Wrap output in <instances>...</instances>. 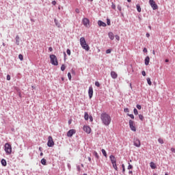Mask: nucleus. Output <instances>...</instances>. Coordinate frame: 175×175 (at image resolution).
<instances>
[{"mask_svg":"<svg viewBox=\"0 0 175 175\" xmlns=\"http://www.w3.org/2000/svg\"><path fill=\"white\" fill-rule=\"evenodd\" d=\"M100 120L103 125H105V126H109V125H110L111 123V117L107 113H101Z\"/></svg>","mask_w":175,"mask_h":175,"instance_id":"obj_1","label":"nucleus"},{"mask_svg":"<svg viewBox=\"0 0 175 175\" xmlns=\"http://www.w3.org/2000/svg\"><path fill=\"white\" fill-rule=\"evenodd\" d=\"M80 44L83 50H85V51H90V46H88V44L85 41V38L84 37L80 38Z\"/></svg>","mask_w":175,"mask_h":175,"instance_id":"obj_2","label":"nucleus"},{"mask_svg":"<svg viewBox=\"0 0 175 175\" xmlns=\"http://www.w3.org/2000/svg\"><path fill=\"white\" fill-rule=\"evenodd\" d=\"M109 159L112 163V166L115 170H118V167H117V159H116V157L114 155L111 154L109 156Z\"/></svg>","mask_w":175,"mask_h":175,"instance_id":"obj_3","label":"nucleus"},{"mask_svg":"<svg viewBox=\"0 0 175 175\" xmlns=\"http://www.w3.org/2000/svg\"><path fill=\"white\" fill-rule=\"evenodd\" d=\"M4 151H5L8 155L12 154V145L9 143H6L4 146Z\"/></svg>","mask_w":175,"mask_h":175,"instance_id":"obj_4","label":"nucleus"},{"mask_svg":"<svg viewBox=\"0 0 175 175\" xmlns=\"http://www.w3.org/2000/svg\"><path fill=\"white\" fill-rule=\"evenodd\" d=\"M50 59L51 64H52L55 66H57L58 59H57V56H55V55H50Z\"/></svg>","mask_w":175,"mask_h":175,"instance_id":"obj_5","label":"nucleus"},{"mask_svg":"<svg viewBox=\"0 0 175 175\" xmlns=\"http://www.w3.org/2000/svg\"><path fill=\"white\" fill-rule=\"evenodd\" d=\"M83 25L86 28H90L91 27V25H90V19L87 18H83L82 20Z\"/></svg>","mask_w":175,"mask_h":175,"instance_id":"obj_6","label":"nucleus"},{"mask_svg":"<svg viewBox=\"0 0 175 175\" xmlns=\"http://www.w3.org/2000/svg\"><path fill=\"white\" fill-rule=\"evenodd\" d=\"M149 5L153 10H157V9H158V5L156 4L155 1L154 0H149Z\"/></svg>","mask_w":175,"mask_h":175,"instance_id":"obj_7","label":"nucleus"},{"mask_svg":"<svg viewBox=\"0 0 175 175\" xmlns=\"http://www.w3.org/2000/svg\"><path fill=\"white\" fill-rule=\"evenodd\" d=\"M47 146H48V147H53L54 146V140L53 139V137L49 136Z\"/></svg>","mask_w":175,"mask_h":175,"instance_id":"obj_8","label":"nucleus"},{"mask_svg":"<svg viewBox=\"0 0 175 175\" xmlns=\"http://www.w3.org/2000/svg\"><path fill=\"white\" fill-rule=\"evenodd\" d=\"M129 127L133 131V132H136V126H135V122L130 120L129 122Z\"/></svg>","mask_w":175,"mask_h":175,"instance_id":"obj_9","label":"nucleus"},{"mask_svg":"<svg viewBox=\"0 0 175 175\" xmlns=\"http://www.w3.org/2000/svg\"><path fill=\"white\" fill-rule=\"evenodd\" d=\"M133 144L135 147H137L138 148L140 147V146H142L140 140L138 138H134Z\"/></svg>","mask_w":175,"mask_h":175,"instance_id":"obj_10","label":"nucleus"},{"mask_svg":"<svg viewBox=\"0 0 175 175\" xmlns=\"http://www.w3.org/2000/svg\"><path fill=\"white\" fill-rule=\"evenodd\" d=\"M88 95H89L90 99H91L94 95V88H92V86L89 87Z\"/></svg>","mask_w":175,"mask_h":175,"instance_id":"obj_11","label":"nucleus"},{"mask_svg":"<svg viewBox=\"0 0 175 175\" xmlns=\"http://www.w3.org/2000/svg\"><path fill=\"white\" fill-rule=\"evenodd\" d=\"M76 133V130L75 129H70L67 132V137H72L73 135Z\"/></svg>","mask_w":175,"mask_h":175,"instance_id":"obj_12","label":"nucleus"},{"mask_svg":"<svg viewBox=\"0 0 175 175\" xmlns=\"http://www.w3.org/2000/svg\"><path fill=\"white\" fill-rule=\"evenodd\" d=\"M83 131L86 132V133H91V127L90 126H83Z\"/></svg>","mask_w":175,"mask_h":175,"instance_id":"obj_13","label":"nucleus"},{"mask_svg":"<svg viewBox=\"0 0 175 175\" xmlns=\"http://www.w3.org/2000/svg\"><path fill=\"white\" fill-rule=\"evenodd\" d=\"M98 27H106V23L102 21H98Z\"/></svg>","mask_w":175,"mask_h":175,"instance_id":"obj_14","label":"nucleus"},{"mask_svg":"<svg viewBox=\"0 0 175 175\" xmlns=\"http://www.w3.org/2000/svg\"><path fill=\"white\" fill-rule=\"evenodd\" d=\"M111 77H112V79H117V77H118V75H117V73L116 72L111 71Z\"/></svg>","mask_w":175,"mask_h":175,"instance_id":"obj_15","label":"nucleus"},{"mask_svg":"<svg viewBox=\"0 0 175 175\" xmlns=\"http://www.w3.org/2000/svg\"><path fill=\"white\" fill-rule=\"evenodd\" d=\"M15 40H16V45L20 46V36H18V35L16 36Z\"/></svg>","mask_w":175,"mask_h":175,"instance_id":"obj_16","label":"nucleus"},{"mask_svg":"<svg viewBox=\"0 0 175 175\" xmlns=\"http://www.w3.org/2000/svg\"><path fill=\"white\" fill-rule=\"evenodd\" d=\"M144 62H145V65L146 66H148L149 64H150V57L146 56V58H145Z\"/></svg>","mask_w":175,"mask_h":175,"instance_id":"obj_17","label":"nucleus"},{"mask_svg":"<svg viewBox=\"0 0 175 175\" xmlns=\"http://www.w3.org/2000/svg\"><path fill=\"white\" fill-rule=\"evenodd\" d=\"M54 23H55L56 27H57V28H61V23H59V22H58V20H57V18L54 19Z\"/></svg>","mask_w":175,"mask_h":175,"instance_id":"obj_18","label":"nucleus"},{"mask_svg":"<svg viewBox=\"0 0 175 175\" xmlns=\"http://www.w3.org/2000/svg\"><path fill=\"white\" fill-rule=\"evenodd\" d=\"M108 36L111 40H114V34L113 32L108 33Z\"/></svg>","mask_w":175,"mask_h":175,"instance_id":"obj_19","label":"nucleus"},{"mask_svg":"<svg viewBox=\"0 0 175 175\" xmlns=\"http://www.w3.org/2000/svg\"><path fill=\"white\" fill-rule=\"evenodd\" d=\"M1 163L2 166H6V165H8V163L6 162V160L4 159H1Z\"/></svg>","mask_w":175,"mask_h":175,"instance_id":"obj_20","label":"nucleus"},{"mask_svg":"<svg viewBox=\"0 0 175 175\" xmlns=\"http://www.w3.org/2000/svg\"><path fill=\"white\" fill-rule=\"evenodd\" d=\"M93 155L95 157L96 159H99V154H98V152L96 151H94L93 152Z\"/></svg>","mask_w":175,"mask_h":175,"instance_id":"obj_21","label":"nucleus"},{"mask_svg":"<svg viewBox=\"0 0 175 175\" xmlns=\"http://www.w3.org/2000/svg\"><path fill=\"white\" fill-rule=\"evenodd\" d=\"M150 166L151 169H156L157 168V166H155V163H154V162H150Z\"/></svg>","mask_w":175,"mask_h":175,"instance_id":"obj_22","label":"nucleus"},{"mask_svg":"<svg viewBox=\"0 0 175 175\" xmlns=\"http://www.w3.org/2000/svg\"><path fill=\"white\" fill-rule=\"evenodd\" d=\"M102 154L105 157V158H107V153L106 152V150L105 149L101 150Z\"/></svg>","mask_w":175,"mask_h":175,"instance_id":"obj_23","label":"nucleus"},{"mask_svg":"<svg viewBox=\"0 0 175 175\" xmlns=\"http://www.w3.org/2000/svg\"><path fill=\"white\" fill-rule=\"evenodd\" d=\"M84 118H85V121H88L89 115H88V112H85Z\"/></svg>","mask_w":175,"mask_h":175,"instance_id":"obj_24","label":"nucleus"},{"mask_svg":"<svg viewBox=\"0 0 175 175\" xmlns=\"http://www.w3.org/2000/svg\"><path fill=\"white\" fill-rule=\"evenodd\" d=\"M136 8H137V10L139 13H140V12H142V8L140 7V5L137 4L136 5Z\"/></svg>","mask_w":175,"mask_h":175,"instance_id":"obj_25","label":"nucleus"},{"mask_svg":"<svg viewBox=\"0 0 175 175\" xmlns=\"http://www.w3.org/2000/svg\"><path fill=\"white\" fill-rule=\"evenodd\" d=\"M147 83L148 84V85H152V83L151 82V79L150 78H147Z\"/></svg>","mask_w":175,"mask_h":175,"instance_id":"obj_26","label":"nucleus"},{"mask_svg":"<svg viewBox=\"0 0 175 175\" xmlns=\"http://www.w3.org/2000/svg\"><path fill=\"white\" fill-rule=\"evenodd\" d=\"M46 159H42L41 160V163H42V165H46Z\"/></svg>","mask_w":175,"mask_h":175,"instance_id":"obj_27","label":"nucleus"},{"mask_svg":"<svg viewBox=\"0 0 175 175\" xmlns=\"http://www.w3.org/2000/svg\"><path fill=\"white\" fill-rule=\"evenodd\" d=\"M133 113L135 116H137V114H139V111H137V109H136V108L133 109Z\"/></svg>","mask_w":175,"mask_h":175,"instance_id":"obj_28","label":"nucleus"},{"mask_svg":"<svg viewBox=\"0 0 175 175\" xmlns=\"http://www.w3.org/2000/svg\"><path fill=\"white\" fill-rule=\"evenodd\" d=\"M127 169L128 170H131V169H133V165H131V163H129V166Z\"/></svg>","mask_w":175,"mask_h":175,"instance_id":"obj_29","label":"nucleus"},{"mask_svg":"<svg viewBox=\"0 0 175 175\" xmlns=\"http://www.w3.org/2000/svg\"><path fill=\"white\" fill-rule=\"evenodd\" d=\"M158 142L159 143H160V144H163V139H162V138H159L158 139Z\"/></svg>","mask_w":175,"mask_h":175,"instance_id":"obj_30","label":"nucleus"},{"mask_svg":"<svg viewBox=\"0 0 175 175\" xmlns=\"http://www.w3.org/2000/svg\"><path fill=\"white\" fill-rule=\"evenodd\" d=\"M139 120H141V121H143V120H144V116L142 114H139Z\"/></svg>","mask_w":175,"mask_h":175,"instance_id":"obj_31","label":"nucleus"},{"mask_svg":"<svg viewBox=\"0 0 175 175\" xmlns=\"http://www.w3.org/2000/svg\"><path fill=\"white\" fill-rule=\"evenodd\" d=\"M66 67H65V64H62L61 66V71L64 72V70H65Z\"/></svg>","mask_w":175,"mask_h":175,"instance_id":"obj_32","label":"nucleus"},{"mask_svg":"<svg viewBox=\"0 0 175 175\" xmlns=\"http://www.w3.org/2000/svg\"><path fill=\"white\" fill-rule=\"evenodd\" d=\"M18 58L21 61H23V59H24V57L23 56V55L20 54L18 55Z\"/></svg>","mask_w":175,"mask_h":175,"instance_id":"obj_33","label":"nucleus"},{"mask_svg":"<svg viewBox=\"0 0 175 175\" xmlns=\"http://www.w3.org/2000/svg\"><path fill=\"white\" fill-rule=\"evenodd\" d=\"M127 116L129 117H131L132 118V120H133L135 118V116H133V114H129V113H127Z\"/></svg>","mask_w":175,"mask_h":175,"instance_id":"obj_34","label":"nucleus"},{"mask_svg":"<svg viewBox=\"0 0 175 175\" xmlns=\"http://www.w3.org/2000/svg\"><path fill=\"white\" fill-rule=\"evenodd\" d=\"M95 85H96V87H100V83H99L98 81H96L95 82Z\"/></svg>","mask_w":175,"mask_h":175,"instance_id":"obj_35","label":"nucleus"},{"mask_svg":"<svg viewBox=\"0 0 175 175\" xmlns=\"http://www.w3.org/2000/svg\"><path fill=\"white\" fill-rule=\"evenodd\" d=\"M68 77L69 80H72V75H70V72L68 73Z\"/></svg>","mask_w":175,"mask_h":175,"instance_id":"obj_36","label":"nucleus"},{"mask_svg":"<svg viewBox=\"0 0 175 175\" xmlns=\"http://www.w3.org/2000/svg\"><path fill=\"white\" fill-rule=\"evenodd\" d=\"M136 107H137V109H138V110H142V105H136Z\"/></svg>","mask_w":175,"mask_h":175,"instance_id":"obj_37","label":"nucleus"},{"mask_svg":"<svg viewBox=\"0 0 175 175\" xmlns=\"http://www.w3.org/2000/svg\"><path fill=\"white\" fill-rule=\"evenodd\" d=\"M107 25H111V21L109 18H107Z\"/></svg>","mask_w":175,"mask_h":175,"instance_id":"obj_38","label":"nucleus"},{"mask_svg":"<svg viewBox=\"0 0 175 175\" xmlns=\"http://www.w3.org/2000/svg\"><path fill=\"white\" fill-rule=\"evenodd\" d=\"M111 8L113 10H116V4H114V3H112Z\"/></svg>","mask_w":175,"mask_h":175,"instance_id":"obj_39","label":"nucleus"},{"mask_svg":"<svg viewBox=\"0 0 175 175\" xmlns=\"http://www.w3.org/2000/svg\"><path fill=\"white\" fill-rule=\"evenodd\" d=\"M124 113H129V108H124Z\"/></svg>","mask_w":175,"mask_h":175,"instance_id":"obj_40","label":"nucleus"},{"mask_svg":"<svg viewBox=\"0 0 175 175\" xmlns=\"http://www.w3.org/2000/svg\"><path fill=\"white\" fill-rule=\"evenodd\" d=\"M117 8H118V10H119V12H121V10H122V7H121V5H118L117 6Z\"/></svg>","mask_w":175,"mask_h":175,"instance_id":"obj_41","label":"nucleus"},{"mask_svg":"<svg viewBox=\"0 0 175 175\" xmlns=\"http://www.w3.org/2000/svg\"><path fill=\"white\" fill-rule=\"evenodd\" d=\"M110 53H111V49H107L106 51V54H110Z\"/></svg>","mask_w":175,"mask_h":175,"instance_id":"obj_42","label":"nucleus"},{"mask_svg":"<svg viewBox=\"0 0 175 175\" xmlns=\"http://www.w3.org/2000/svg\"><path fill=\"white\" fill-rule=\"evenodd\" d=\"M66 53L68 55H70V49H67Z\"/></svg>","mask_w":175,"mask_h":175,"instance_id":"obj_43","label":"nucleus"},{"mask_svg":"<svg viewBox=\"0 0 175 175\" xmlns=\"http://www.w3.org/2000/svg\"><path fill=\"white\" fill-rule=\"evenodd\" d=\"M52 5H53V6H55V5H57V1H52Z\"/></svg>","mask_w":175,"mask_h":175,"instance_id":"obj_44","label":"nucleus"},{"mask_svg":"<svg viewBox=\"0 0 175 175\" xmlns=\"http://www.w3.org/2000/svg\"><path fill=\"white\" fill-rule=\"evenodd\" d=\"M115 38H116V40H120V36L118 35H116L115 36Z\"/></svg>","mask_w":175,"mask_h":175,"instance_id":"obj_45","label":"nucleus"},{"mask_svg":"<svg viewBox=\"0 0 175 175\" xmlns=\"http://www.w3.org/2000/svg\"><path fill=\"white\" fill-rule=\"evenodd\" d=\"M77 169L78 172H80L81 170V169L80 168V165H77Z\"/></svg>","mask_w":175,"mask_h":175,"instance_id":"obj_46","label":"nucleus"},{"mask_svg":"<svg viewBox=\"0 0 175 175\" xmlns=\"http://www.w3.org/2000/svg\"><path fill=\"white\" fill-rule=\"evenodd\" d=\"M142 76H146V71H144V70H143L142 72Z\"/></svg>","mask_w":175,"mask_h":175,"instance_id":"obj_47","label":"nucleus"},{"mask_svg":"<svg viewBox=\"0 0 175 175\" xmlns=\"http://www.w3.org/2000/svg\"><path fill=\"white\" fill-rule=\"evenodd\" d=\"M75 12H76V13L79 14V13H80V10H79V8H77L75 10Z\"/></svg>","mask_w":175,"mask_h":175,"instance_id":"obj_48","label":"nucleus"},{"mask_svg":"<svg viewBox=\"0 0 175 175\" xmlns=\"http://www.w3.org/2000/svg\"><path fill=\"white\" fill-rule=\"evenodd\" d=\"M171 151H172V152H174L175 153V148H171Z\"/></svg>","mask_w":175,"mask_h":175,"instance_id":"obj_49","label":"nucleus"},{"mask_svg":"<svg viewBox=\"0 0 175 175\" xmlns=\"http://www.w3.org/2000/svg\"><path fill=\"white\" fill-rule=\"evenodd\" d=\"M7 80H10V76L9 75H7Z\"/></svg>","mask_w":175,"mask_h":175,"instance_id":"obj_50","label":"nucleus"},{"mask_svg":"<svg viewBox=\"0 0 175 175\" xmlns=\"http://www.w3.org/2000/svg\"><path fill=\"white\" fill-rule=\"evenodd\" d=\"M88 161H89V162H90V163H91V162H92V159H91V157H88Z\"/></svg>","mask_w":175,"mask_h":175,"instance_id":"obj_51","label":"nucleus"},{"mask_svg":"<svg viewBox=\"0 0 175 175\" xmlns=\"http://www.w3.org/2000/svg\"><path fill=\"white\" fill-rule=\"evenodd\" d=\"M143 51H144V53H147V48H144V50H143Z\"/></svg>","mask_w":175,"mask_h":175,"instance_id":"obj_52","label":"nucleus"},{"mask_svg":"<svg viewBox=\"0 0 175 175\" xmlns=\"http://www.w3.org/2000/svg\"><path fill=\"white\" fill-rule=\"evenodd\" d=\"M122 173H123V174H125V168H122Z\"/></svg>","mask_w":175,"mask_h":175,"instance_id":"obj_53","label":"nucleus"},{"mask_svg":"<svg viewBox=\"0 0 175 175\" xmlns=\"http://www.w3.org/2000/svg\"><path fill=\"white\" fill-rule=\"evenodd\" d=\"M49 51H53V47H49Z\"/></svg>","mask_w":175,"mask_h":175,"instance_id":"obj_54","label":"nucleus"},{"mask_svg":"<svg viewBox=\"0 0 175 175\" xmlns=\"http://www.w3.org/2000/svg\"><path fill=\"white\" fill-rule=\"evenodd\" d=\"M146 38H148V37L150 36V33H147L146 34Z\"/></svg>","mask_w":175,"mask_h":175,"instance_id":"obj_55","label":"nucleus"},{"mask_svg":"<svg viewBox=\"0 0 175 175\" xmlns=\"http://www.w3.org/2000/svg\"><path fill=\"white\" fill-rule=\"evenodd\" d=\"M129 174H131L132 175V174H133V172L132 171H129Z\"/></svg>","mask_w":175,"mask_h":175,"instance_id":"obj_56","label":"nucleus"},{"mask_svg":"<svg viewBox=\"0 0 175 175\" xmlns=\"http://www.w3.org/2000/svg\"><path fill=\"white\" fill-rule=\"evenodd\" d=\"M72 124V120H68V125H70Z\"/></svg>","mask_w":175,"mask_h":175,"instance_id":"obj_57","label":"nucleus"},{"mask_svg":"<svg viewBox=\"0 0 175 175\" xmlns=\"http://www.w3.org/2000/svg\"><path fill=\"white\" fill-rule=\"evenodd\" d=\"M122 169H125V165L122 164Z\"/></svg>","mask_w":175,"mask_h":175,"instance_id":"obj_58","label":"nucleus"},{"mask_svg":"<svg viewBox=\"0 0 175 175\" xmlns=\"http://www.w3.org/2000/svg\"><path fill=\"white\" fill-rule=\"evenodd\" d=\"M67 166H68V169H70V165L69 163H68Z\"/></svg>","mask_w":175,"mask_h":175,"instance_id":"obj_59","label":"nucleus"},{"mask_svg":"<svg viewBox=\"0 0 175 175\" xmlns=\"http://www.w3.org/2000/svg\"><path fill=\"white\" fill-rule=\"evenodd\" d=\"M152 54L155 55V51H152Z\"/></svg>","mask_w":175,"mask_h":175,"instance_id":"obj_60","label":"nucleus"},{"mask_svg":"<svg viewBox=\"0 0 175 175\" xmlns=\"http://www.w3.org/2000/svg\"><path fill=\"white\" fill-rule=\"evenodd\" d=\"M90 121H92V116H91V117L90 118Z\"/></svg>","mask_w":175,"mask_h":175,"instance_id":"obj_61","label":"nucleus"},{"mask_svg":"<svg viewBox=\"0 0 175 175\" xmlns=\"http://www.w3.org/2000/svg\"><path fill=\"white\" fill-rule=\"evenodd\" d=\"M40 155V157H43V152H41Z\"/></svg>","mask_w":175,"mask_h":175,"instance_id":"obj_62","label":"nucleus"},{"mask_svg":"<svg viewBox=\"0 0 175 175\" xmlns=\"http://www.w3.org/2000/svg\"><path fill=\"white\" fill-rule=\"evenodd\" d=\"M39 151H42V147L39 148Z\"/></svg>","mask_w":175,"mask_h":175,"instance_id":"obj_63","label":"nucleus"},{"mask_svg":"<svg viewBox=\"0 0 175 175\" xmlns=\"http://www.w3.org/2000/svg\"><path fill=\"white\" fill-rule=\"evenodd\" d=\"M165 62H169V59H165Z\"/></svg>","mask_w":175,"mask_h":175,"instance_id":"obj_64","label":"nucleus"}]
</instances>
